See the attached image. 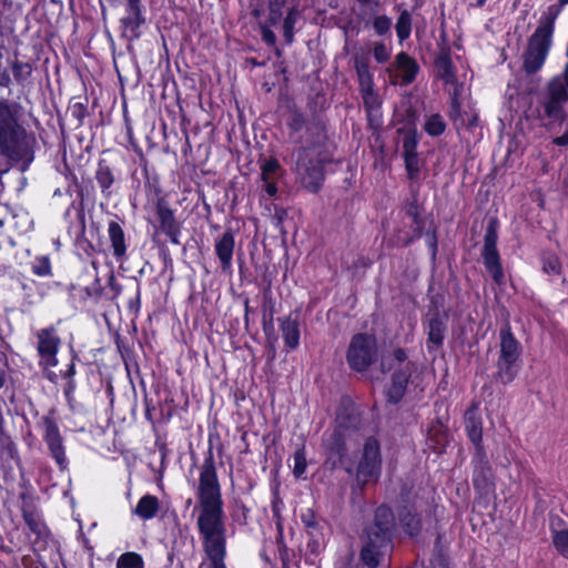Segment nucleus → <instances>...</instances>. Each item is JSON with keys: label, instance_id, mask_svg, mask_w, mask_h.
<instances>
[{"label": "nucleus", "instance_id": "f257e3e1", "mask_svg": "<svg viewBox=\"0 0 568 568\" xmlns=\"http://www.w3.org/2000/svg\"><path fill=\"white\" fill-rule=\"evenodd\" d=\"M201 513L197 526L203 537L205 552L221 554L225 549V528L222 501L215 471L206 468L200 476Z\"/></svg>", "mask_w": 568, "mask_h": 568}, {"label": "nucleus", "instance_id": "f03ea898", "mask_svg": "<svg viewBox=\"0 0 568 568\" xmlns=\"http://www.w3.org/2000/svg\"><path fill=\"white\" fill-rule=\"evenodd\" d=\"M559 9L549 7L541 16L539 24L528 41L523 55L524 69L527 73H535L541 69L552 44L555 20Z\"/></svg>", "mask_w": 568, "mask_h": 568}, {"label": "nucleus", "instance_id": "7ed1b4c3", "mask_svg": "<svg viewBox=\"0 0 568 568\" xmlns=\"http://www.w3.org/2000/svg\"><path fill=\"white\" fill-rule=\"evenodd\" d=\"M381 454L379 445L376 439L368 438L361 453L356 466V480L359 485H365L371 480H375L381 471Z\"/></svg>", "mask_w": 568, "mask_h": 568}, {"label": "nucleus", "instance_id": "20e7f679", "mask_svg": "<svg viewBox=\"0 0 568 568\" xmlns=\"http://www.w3.org/2000/svg\"><path fill=\"white\" fill-rule=\"evenodd\" d=\"M520 355V345L509 328L500 332V356L498 359L499 375L503 382L509 383L516 375L515 363Z\"/></svg>", "mask_w": 568, "mask_h": 568}, {"label": "nucleus", "instance_id": "39448f33", "mask_svg": "<svg viewBox=\"0 0 568 568\" xmlns=\"http://www.w3.org/2000/svg\"><path fill=\"white\" fill-rule=\"evenodd\" d=\"M20 125L17 110L13 105L0 100V153L11 151L19 138Z\"/></svg>", "mask_w": 568, "mask_h": 568}, {"label": "nucleus", "instance_id": "423d86ee", "mask_svg": "<svg viewBox=\"0 0 568 568\" xmlns=\"http://www.w3.org/2000/svg\"><path fill=\"white\" fill-rule=\"evenodd\" d=\"M376 356V341L371 335H355L351 342L347 361L356 371L366 369Z\"/></svg>", "mask_w": 568, "mask_h": 568}, {"label": "nucleus", "instance_id": "0eeeda50", "mask_svg": "<svg viewBox=\"0 0 568 568\" xmlns=\"http://www.w3.org/2000/svg\"><path fill=\"white\" fill-rule=\"evenodd\" d=\"M296 170L301 182L307 190L315 192L320 189L324 174L321 160L310 159L306 150H300L297 154Z\"/></svg>", "mask_w": 568, "mask_h": 568}, {"label": "nucleus", "instance_id": "6e6552de", "mask_svg": "<svg viewBox=\"0 0 568 568\" xmlns=\"http://www.w3.org/2000/svg\"><path fill=\"white\" fill-rule=\"evenodd\" d=\"M497 233L493 227H489L485 235V243L483 248V258L485 266L495 282L500 283L504 277L503 268L497 252Z\"/></svg>", "mask_w": 568, "mask_h": 568}, {"label": "nucleus", "instance_id": "1a4fd4ad", "mask_svg": "<svg viewBox=\"0 0 568 568\" xmlns=\"http://www.w3.org/2000/svg\"><path fill=\"white\" fill-rule=\"evenodd\" d=\"M60 339L51 328L41 329L38 333V352L41 364L45 367H53L58 364L57 353Z\"/></svg>", "mask_w": 568, "mask_h": 568}, {"label": "nucleus", "instance_id": "9d476101", "mask_svg": "<svg viewBox=\"0 0 568 568\" xmlns=\"http://www.w3.org/2000/svg\"><path fill=\"white\" fill-rule=\"evenodd\" d=\"M418 71L416 62L406 53L396 55L395 65L388 69L393 83L400 81L402 83H410Z\"/></svg>", "mask_w": 568, "mask_h": 568}, {"label": "nucleus", "instance_id": "9b49d317", "mask_svg": "<svg viewBox=\"0 0 568 568\" xmlns=\"http://www.w3.org/2000/svg\"><path fill=\"white\" fill-rule=\"evenodd\" d=\"M567 100V91L560 79H554L548 88V101L545 112L550 118L558 116L561 104Z\"/></svg>", "mask_w": 568, "mask_h": 568}, {"label": "nucleus", "instance_id": "f8f14e48", "mask_svg": "<svg viewBox=\"0 0 568 568\" xmlns=\"http://www.w3.org/2000/svg\"><path fill=\"white\" fill-rule=\"evenodd\" d=\"M282 175L280 163L275 159L264 160L261 164V180L264 183L265 192L270 196L277 193L276 182Z\"/></svg>", "mask_w": 568, "mask_h": 568}, {"label": "nucleus", "instance_id": "ddd939ff", "mask_svg": "<svg viewBox=\"0 0 568 568\" xmlns=\"http://www.w3.org/2000/svg\"><path fill=\"white\" fill-rule=\"evenodd\" d=\"M394 524V516L386 506L377 508L375 513V527L367 530L372 536H376L381 542H386L388 532Z\"/></svg>", "mask_w": 568, "mask_h": 568}, {"label": "nucleus", "instance_id": "4468645a", "mask_svg": "<svg viewBox=\"0 0 568 568\" xmlns=\"http://www.w3.org/2000/svg\"><path fill=\"white\" fill-rule=\"evenodd\" d=\"M45 442L51 450L53 458L60 466L65 463L64 450L62 446L61 436L57 425L51 420H45Z\"/></svg>", "mask_w": 568, "mask_h": 568}, {"label": "nucleus", "instance_id": "2eb2a0df", "mask_svg": "<svg viewBox=\"0 0 568 568\" xmlns=\"http://www.w3.org/2000/svg\"><path fill=\"white\" fill-rule=\"evenodd\" d=\"M436 65L439 77L444 80L445 84L448 85L447 90L454 95L455 101L460 93V89L453 70L452 61L444 54L437 59Z\"/></svg>", "mask_w": 568, "mask_h": 568}, {"label": "nucleus", "instance_id": "dca6fc26", "mask_svg": "<svg viewBox=\"0 0 568 568\" xmlns=\"http://www.w3.org/2000/svg\"><path fill=\"white\" fill-rule=\"evenodd\" d=\"M280 328L287 351H293L300 345V325L291 317L281 318Z\"/></svg>", "mask_w": 568, "mask_h": 568}, {"label": "nucleus", "instance_id": "f3484780", "mask_svg": "<svg viewBox=\"0 0 568 568\" xmlns=\"http://www.w3.org/2000/svg\"><path fill=\"white\" fill-rule=\"evenodd\" d=\"M366 539L361 552V559L368 568H375L379 562V549L385 542H381L371 532H366Z\"/></svg>", "mask_w": 568, "mask_h": 568}, {"label": "nucleus", "instance_id": "a211bd4d", "mask_svg": "<svg viewBox=\"0 0 568 568\" xmlns=\"http://www.w3.org/2000/svg\"><path fill=\"white\" fill-rule=\"evenodd\" d=\"M355 65L359 79L362 93L364 95L365 102L368 103L369 101L374 100L372 75L364 60L356 58Z\"/></svg>", "mask_w": 568, "mask_h": 568}, {"label": "nucleus", "instance_id": "6ab92c4d", "mask_svg": "<svg viewBox=\"0 0 568 568\" xmlns=\"http://www.w3.org/2000/svg\"><path fill=\"white\" fill-rule=\"evenodd\" d=\"M234 250V237L231 233H224L215 244V252L224 267L230 266Z\"/></svg>", "mask_w": 568, "mask_h": 568}, {"label": "nucleus", "instance_id": "aec40b11", "mask_svg": "<svg viewBox=\"0 0 568 568\" xmlns=\"http://www.w3.org/2000/svg\"><path fill=\"white\" fill-rule=\"evenodd\" d=\"M159 510V500L155 496L145 495L139 501L134 509V514L142 519L153 518Z\"/></svg>", "mask_w": 568, "mask_h": 568}, {"label": "nucleus", "instance_id": "412c9836", "mask_svg": "<svg viewBox=\"0 0 568 568\" xmlns=\"http://www.w3.org/2000/svg\"><path fill=\"white\" fill-rule=\"evenodd\" d=\"M408 118H409V120H408L407 128H399L398 131L404 132V140H403L404 153H416L418 135H417L416 126L414 124V118H415L414 113L409 112Z\"/></svg>", "mask_w": 568, "mask_h": 568}, {"label": "nucleus", "instance_id": "4be33fe9", "mask_svg": "<svg viewBox=\"0 0 568 568\" xmlns=\"http://www.w3.org/2000/svg\"><path fill=\"white\" fill-rule=\"evenodd\" d=\"M108 234L111 241L114 255L122 256L126 251L124 232L116 222H110L108 226Z\"/></svg>", "mask_w": 568, "mask_h": 568}, {"label": "nucleus", "instance_id": "5701e85b", "mask_svg": "<svg viewBox=\"0 0 568 568\" xmlns=\"http://www.w3.org/2000/svg\"><path fill=\"white\" fill-rule=\"evenodd\" d=\"M474 485L477 489L487 493L491 487V471L488 467H481L475 470Z\"/></svg>", "mask_w": 568, "mask_h": 568}, {"label": "nucleus", "instance_id": "b1692460", "mask_svg": "<svg viewBox=\"0 0 568 568\" xmlns=\"http://www.w3.org/2000/svg\"><path fill=\"white\" fill-rule=\"evenodd\" d=\"M445 326L440 318L430 320L428 328V341L435 346H439L444 338Z\"/></svg>", "mask_w": 568, "mask_h": 568}, {"label": "nucleus", "instance_id": "393cba45", "mask_svg": "<svg viewBox=\"0 0 568 568\" xmlns=\"http://www.w3.org/2000/svg\"><path fill=\"white\" fill-rule=\"evenodd\" d=\"M552 544L561 556L568 558V528L554 530Z\"/></svg>", "mask_w": 568, "mask_h": 568}, {"label": "nucleus", "instance_id": "a878e982", "mask_svg": "<svg viewBox=\"0 0 568 568\" xmlns=\"http://www.w3.org/2000/svg\"><path fill=\"white\" fill-rule=\"evenodd\" d=\"M424 128L429 135L436 136L445 131L446 124L440 115L432 114L426 118Z\"/></svg>", "mask_w": 568, "mask_h": 568}, {"label": "nucleus", "instance_id": "bb28decb", "mask_svg": "<svg viewBox=\"0 0 568 568\" xmlns=\"http://www.w3.org/2000/svg\"><path fill=\"white\" fill-rule=\"evenodd\" d=\"M116 568H143V560L135 552H126L118 559Z\"/></svg>", "mask_w": 568, "mask_h": 568}, {"label": "nucleus", "instance_id": "cd10ccee", "mask_svg": "<svg viewBox=\"0 0 568 568\" xmlns=\"http://www.w3.org/2000/svg\"><path fill=\"white\" fill-rule=\"evenodd\" d=\"M410 16L407 11L400 13L397 22H396V33L400 40H405L410 34Z\"/></svg>", "mask_w": 568, "mask_h": 568}, {"label": "nucleus", "instance_id": "c85d7f7f", "mask_svg": "<svg viewBox=\"0 0 568 568\" xmlns=\"http://www.w3.org/2000/svg\"><path fill=\"white\" fill-rule=\"evenodd\" d=\"M297 18H298L297 10L291 9L288 11L286 18L284 19L283 33H284V38L286 39L287 42H292V40H293V31H294V26H295Z\"/></svg>", "mask_w": 568, "mask_h": 568}, {"label": "nucleus", "instance_id": "c756f323", "mask_svg": "<svg viewBox=\"0 0 568 568\" xmlns=\"http://www.w3.org/2000/svg\"><path fill=\"white\" fill-rule=\"evenodd\" d=\"M284 0H268V19L271 24H276L283 16Z\"/></svg>", "mask_w": 568, "mask_h": 568}, {"label": "nucleus", "instance_id": "7c9ffc66", "mask_svg": "<svg viewBox=\"0 0 568 568\" xmlns=\"http://www.w3.org/2000/svg\"><path fill=\"white\" fill-rule=\"evenodd\" d=\"M206 556L207 560L203 561L200 568H226L223 561L225 556V549H223L222 552L217 555L206 552Z\"/></svg>", "mask_w": 568, "mask_h": 568}, {"label": "nucleus", "instance_id": "2f4dec72", "mask_svg": "<svg viewBox=\"0 0 568 568\" xmlns=\"http://www.w3.org/2000/svg\"><path fill=\"white\" fill-rule=\"evenodd\" d=\"M159 216L161 221L162 227L168 232L171 233L174 230V217L172 211L169 209H159Z\"/></svg>", "mask_w": 568, "mask_h": 568}, {"label": "nucleus", "instance_id": "473e14b6", "mask_svg": "<svg viewBox=\"0 0 568 568\" xmlns=\"http://www.w3.org/2000/svg\"><path fill=\"white\" fill-rule=\"evenodd\" d=\"M390 51V48L383 42L375 43L373 48L374 58L379 63L386 62L389 59Z\"/></svg>", "mask_w": 568, "mask_h": 568}, {"label": "nucleus", "instance_id": "72a5a7b5", "mask_svg": "<svg viewBox=\"0 0 568 568\" xmlns=\"http://www.w3.org/2000/svg\"><path fill=\"white\" fill-rule=\"evenodd\" d=\"M33 273L39 276H48L51 274V265L48 257L37 258L33 264Z\"/></svg>", "mask_w": 568, "mask_h": 568}, {"label": "nucleus", "instance_id": "f704fd0d", "mask_svg": "<svg viewBox=\"0 0 568 568\" xmlns=\"http://www.w3.org/2000/svg\"><path fill=\"white\" fill-rule=\"evenodd\" d=\"M306 470V458L303 450H297L294 454V468L293 473L296 477H301Z\"/></svg>", "mask_w": 568, "mask_h": 568}, {"label": "nucleus", "instance_id": "c9c22d12", "mask_svg": "<svg viewBox=\"0 0 568 568\" xmlns=\"http://www.w3.org/2000/svg\"><path fill=\"white\" fill-rule=\"evenodd\" d=\"M98 182L102 189H109L113 183V176L108 168H101L97 174Z\"/></svg>", "mask_w": 568, "mask_h": 568}, {"label": "nucleus", "instance_id": "e433bc0d", "mask_svg": "<svg viewBox=\"0 0 568 568\" xmlns=\"http://www.w3.org/2000/svg\"><path fill=\"white\" fill-rule=\"evenodd\" d=\"M392 21L385 16L376 17L374 20V29L378 34L386 33L390 28Z\"/></svg>", "mask_w": 568, "mask_h": 568}, {"label": "nucleus", "instance_id": "4c0bfd02", "mask_svg": "<svg viewBox=\"0 0 568 568\" xmlns=\"http://www.w3.org/2000/svg\"><path fill=\"white\" fill-rule=\"evenodd\" d=\"M405 154V163L406 169L410 176L418 172V159L417 153H404Z\"/></svg>", "mask_w": 568, "mask_h": 568}, {"label": "nucleus", "instance_id": "58836bf2", "mask_svg": "<svg viewBox=\"0 0 568 568\" xmlns=\"http://www.w3.org/2000/svg\"><path fill=\"white\" fill-rule=\"evenodd\" d=\"M406 382V378H402L400 376H397L394 381V386H393V389L390 390V398L393 400H398L402 395H403V392H404V384Z\"/></svg>", "mask_w": 568, "mask_h": 568}, {"label": "nucleus", "instance_id": "ea45409f", "mask_svg": "<svg viewBox=\"0 0 568 568\" xmlns=\"http://www.w3.org/2000/svg\"><path fill=\"white\" fill-rule=\"evenodd\" d=\"M400 521L406 526L409 535L413 536L417 532L419 521L415 519L414 516H412L410 514L400 515Z\"/></svg>", "mask_w": 568, "mask_h": 568}, {"label": "nucleus", "instance_id": "a19ab883", "mask_svg": "<svg viewBox=\"0 0 568 568\" xmlns=\"http://www.w3.org/2000/svg\"><path fill=\"white\" fill-rule=\"evenodd\" d=\"M544 271L548 274H557L560 270L559 261L556 256H550L544 260Z\"/></svg>", "mask_w": 568, "mask_h": 568}, {"label": "nucleus", "instance_id": "79ce46f5", "mask_svg": "<svg viewBox=\"0 0 568 568\" xmlns=\"http://www.w3.org/2000/svg\"><path fill=\"white\" fill-rule=\"evenodd\" d=\"M138 7L135 9H133L134 11V17L132 18H126V19H123V23L131 28L132 31H134L135 29H138L140 27V24L142 23V19L139 14V12L136 11Z\"/></svg>", "mask_w": 568, "mask_h": 568}, {"label": "nucleus", "instance_id": "37998d69", "mask_svg": "<svg viewBox=\"0 0 568 568\" xmlns=\"http://www.w3.org/2000/svg\"><path fill=\"white\" fill-rule=\"evenodd\" d=\"M468 434L473 443H477L481 438L480 427H477L476 425H473L471 428L468 429Z\"/></svg>", "mask_w": 568, "mask_h": 568}, {"label": "nucleus", "instance_id": "c03bdc74", "mask_svg": "<svg viewBox=\"0 0 568 568\" xmlns=\"http://www.w3.org/2000/svg\"><path fill=\"white\" fill-rule=\"evenodd\" d=\"M426 568H448V565L445 558L436 557Z\"/></svg>", "mask_w": 568, "mask_h": 568}, {"label": "nucleus", "instance_id": "a18cd8bd", "mask_svg": "<svg viewBox=\"0 0 568 568\" xmlns=\"http://www.w3.org/2000/svg\"><path fill=\"white\" fill-rule=\"evenodd\" d=\"M263 39L267 42V43H274L275 42V34L266 27L263 28Z\"/></svg>", "mask_w": 568, "mask_h": 568}, {"label": "nucleus", "instance_id": "49530a36", "mask_svg": "<svg viewBox=\"0 0 568 568\" xmlns=\"http://www.w3.org/2000/svg\"><path fill=\"white\" fill-rule=\"evenodd\" d=\"M558 145H567L568 144V131L564 133L561 136H558L554 141Z\"/></svg>", "mask_w": 568, "mask_h": 568}, {"label": "nucleus", "instance_id": "de8ad7c7", "mask_svg": "<svg viewBox=\"0 0 568 568\" xmlns=\"http://www.w3.org/2000/svg\"><path fill=\"white\" fill-rule=\"evenodd\" d=\"M406 358V355L404 353V351L402 349H396L395 353H394V359L398 363H402L404 362Z\"/></svg>", "mask_w": 568, "mask_h": 568}, {"label": "nucleus", "instance_id": "09e8293b", "mask_svg": "<svg viewBox=\"0 0 568 568\" xmlns=\"http://www.w3.org/2000/svg\"><path fill=\"white\" fill-rule=\"evenodd\" d=\"M129 1V4L132 9H135L138 3H139V0H128Z\"/></svg>", "mask_w": 568, "mask_h": 568}, {"label": "nucleus", "instance_id": "8fccbe9b", "mask_svg": "<svg viewBox=\"0 0 568 568\" xmlns=\"http://www.w3.org/2000/svg\"><path fill=\"white\" fill-rule=\"evenodd\" d=\"M28 523H29V526L33 529V530H37L39 534H40V530L38 529L37 525H33V523H31L28 518H27Z\"/></svg>", "mask_w": 568, "mask_h": 568}, {"label": "nucleus", "instance_id": "3c124183", "mask_svg": "<svg viewBox=\"0 0 568 568\" xmlns=\"http://www.w3.org/2000/svg\"><path fill=\"white\" fill-rule=\"evenodd\" d=\"M559 3H560V6H566V4H568V0H559Z\"/></svg>", "mask_w": 568, "mask_h": 568}, {"label": "nucleus", "instance_id": "603ef678", "mask_svg": "<svg viewBox=\"0 0 568 568\" xmlns=\"http://www.w3.org/2000/svg\"><path fill=\"white\" fill-rule=\"evenodd\" d=\"M304 523H305L307 526H311V518H307V520L304 518Z\"/></svg>", "mask_w": 568, "mask_h": 568}, {"label": "nucleus", "instance_id": "864d4df0", "mask_svg": "<svg viewBox=\"0 0 568 568\" xmlns=\"http://www.w3.org/2000/svg\"><path fill=\"white\" fill-rule=\"evenodd\" d=\"M304 523H305L307 526H311V518H307V520L304 518Z\"/></svg>", "mask_w": 568, "mask_h": 568}, {"label": "nucleus", "instance_id": "5fc2aeb1", "mask_svg": "<svg viewBox=\"0 0 568 568\" xmlns=\"http://www.w3.org/2000/svg\"><path fill=\"white\" fill-rule=\"evenodd\" d=\"M386 361H387V359L384 357V358H383V362H382V366H383V367H385V365H386Z\"/></svg>", "mask_w": 568, "mask_h": 568}, {"label": "nucleus", "instance_id": "6e6d98bb", "mask_svg": "<svg viewBox=\"0 0 568 568\" xmlns=\"http://www.w3.org/2000/svg\"><path fill=\"white\" fill-rule=\"evenodd\" d=\"M312 153H313V154H315V153L317 154V150H316V149H313V150H312Z\"/></svg>", "mask_w": 568, "mask_h": 568}]
</instances>
